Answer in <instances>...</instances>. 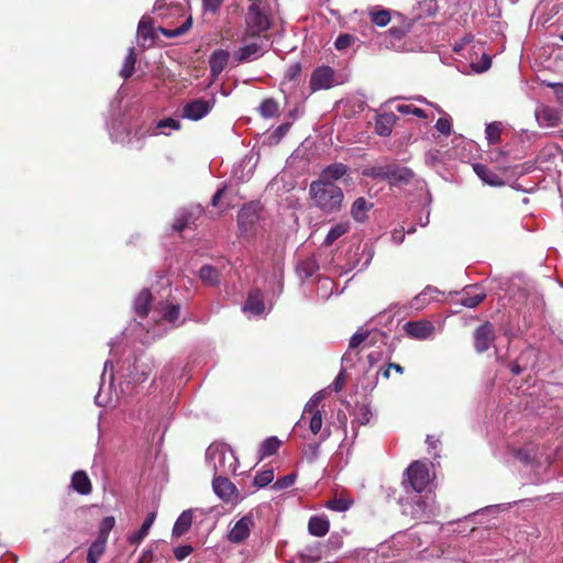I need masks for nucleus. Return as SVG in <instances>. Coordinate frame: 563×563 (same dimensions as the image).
Instances as JSON below:
<instances>
[{"label": "nucleus", "mask_w": 563, "mask_h": 563, "mask_svg": "<svg viewBox=\"0 0 563 563\" xmlns=\"http://www.w3.org/2000/svg\"><path fill=\"white\" fill-rule=\"evenodd\" d=\"M108 371H110V374H109V389H111V386H112V383H113V379H114L113 364H112L111 361H106L104 362L103 373L101 375L100 388H99L98 394L95 397V402L99 407H104V406H107V405H109L111 402V398L109 396H104L102 394L103 393L104 383H106V375H107Z\"/></svg>", "instance_id": "22"}, {"label": "nucleus", "mask_w": 563, "mask_h": 563, "mask_svg": "<svg viewBox=\"0 0 563 563\" xmlns=\"http://www.w3.org/2000/svg\"><path fill=\"white\" fill-rule=\"evenodd\" d=\"M157 311L161 314L162 320H157L154 325L145 327L142 322H136L135 328L132 329L135 332V336L143 343H148L151 340L162 336L167 329L164 322L170 323L173 327L180 324L178 322L180 314V306L173 302H162Z\"/></svg>", "instance_id": "1"}, {"label": "nucleus", "mask_w": 563, "mask_h": 563, "mask_svg": "<svg viewBox=\"0 0 563 563\" xmlns=\"http://www.w3.org/2000/svg\"><path fill=\"white\" fill-rule=\"evenodd\" d=\"M354 41H355V37L353 35L343 33L336 37V40L334 42V47L338 51H343V49L349 48L354 43Z\"/></svg>", "instance_id": "56"}, {"label": "nucleus", "mask_w": 563, "mask_h": 563, "mask_svg": "<svg viewBox=\"0 0 563 563\" xmlns=\"http://www.w3.org/2000/svg\"><path fill=\"white\" fill-rule=\"evenodd\" d=\"M503 132L500 122H492L486 126L487 141H499Z\"/></svg>", "instance_id": "54"}, {"label": "nucleus", "mask_w": 563, "mask_h": 563, "mask_svg": "<svg viewBox=\"0 0 563 563\" xmlns=\"http://www.w3.org/2000/svg\"><path fill=\"white\" fill-rule=\"evenodd\" d=\"M203 210L200 206H192L190 208L180 209L174 220L173 230L180 232L185 228L195 223L202 214Z\"/></svg>", "instance_id": "14"}, {"label": "nucleus", "mask_w": 563, "mask_h": 563, "mask_svg": "<svg viewBox=\"0 0 563 563\" xmlns=\"http://www.w3.org/2000/svg\"><path fill=\"white\" fill-rule=\"evenodd\" d=\"M230 58V53L225 49H216L209 57L210 75L213 79L218 78L219 75L227 67Z\"/></svg>", "instance_id": "18"}, {"label": "nucleus", "mask_w": 563, "mask_h": 563, "mask_svg": "<svg viewBox=\"0 0 563 563\" xmlns=\"http://www.w3.org/2000/svg\"><path fill=\"white\" fill-rule=\"evenodd\" d=\"M411 21H405L400 25H393L385 33V37L389 38V42L386 44V46L397 51L404 49V46L400 45L399 42L406 36L407 33L411 31Z\"/></svg>", "instance_id": "16"}, {"label": "nucleus", "mask_w": 563, "mask_h": 563, "mask_svg": "<svg viewBox=\"0 0 563 563\" xmlns=\"http://www.w3.org/2000/svg\"><path fill=\"white\" fill-rule=\"evenodd\" d=\"M213 106V99L206 100L197 98L190 100L183 107V117L192 121H198L207 115L212 110Z\"/></svg>", "instance_id": "10"}, {"label": "nucleus", "mask_w": 563, "mask_h": 563, "mask_svg": "<svg viewBox=\"0 0 563 563\" xmlns=\"http://www.w3.org/2000/svg\"><path fill=\"white\" fill-rule=\"evenodd\" d=\"M165 129L170 130H179L180 129V122L178 120H175L173 118H167L158 121L153 128L151 126L150 130L153 131V134H157V131H161L164 134H167L165 132Z\"/></svg>", "instance_id": "46"}, {"label": "nucleus", "mask_w": 563, "mask_h": 563, "mask_svg": "<svg viewBox=\"0 0 563 563\" xmlns=\"http://www.w3.org/2000/svg\"><path fill=\"white\" fill-rule=\"evenodd\" d=\"M134 371L131 372V378L134 383L145 382L153 369V362L151 360L137 358L134 363Z\"/></svg>", "instance_id": "27"}, {"label": "nucleus", "mask_w": 563, "mask_h": 563, "mask_svg": "<svg viewBox=\"0 0 563 563\" xmlns=\"http://www.w3.org/2000/svg\"><path fill=\"white\" fill-rule=\"evenodd\" d=\"M492 66V58L487 54H483L478 64L474 65V68L477 73L486 71Z\"/></svg>", "instance_id": "59"}, {"label": "nucleus", "mask_w": 563, "mask_h": 563, "mask_svg": "<svg viewBox=\"0 0 563 563\" xmlns=\"http://www.w3.org/2000/svg\"><path fill=\"white\" fill-rule=\"evenodd\" d=\"M373 417L372 410L368 405H362L355 412V421L361 424H367Z\"/></svg>", "instance_id": "51"}, {"label": "nucleus", "mask_w": 563, "mask_h": 563, "mask_svg": "<svg viewBox=\"0 0 563 563\" xmlns=\"http://www.w3.org/2000/svg\"><path fill=\"white\" fill-rule=\"evenodd\" d=\"M429 483L430 474L427 464L419 461L412 462L407 468L406 489L410 487L412 493H422Z\"/></svg>", "instance_id": "7"}, {"label": "nucleus", "mask_w": 563, "mask_h": 563, "mask_svg": "<svg viewBox=\"0 0 563 563\" xmlns=\"http://www.w3.org/2000/svg\"><path fill=\"white\" fill-rule=\"evenodd\" d=\"M371 21L377 26H386L390 22V12L388 10H377L369 13Z\"/></svg>", "instance_id": "49"}, {"label": "nucleus", "mask_w": 563, "mask_h": 563, "mask_svg": "<svg viewBox=\"0 0 563 563\" xmlns=\"http://www.w3.org/2000/svg\"><path fill=\"white\" fill-rule=\"evenodd\" d=\"M473 169L475 174L483 180L484 184L495 187L504 185L503 179L495 172L487 168L485 165L474 164Z\"/></svg>", "instance_id": "29"}, {"label": "nucleus", "mask_w": 563, "mask_h": 563, "mask_svg": "<svg viewBox=\"0 0 563 563\" xmlns=\"http://www.w3.org/2000/svg\"><path fill=\"white\" fill-rule=\"evenodd\" d=\"M229 475H217L212 479L214 494L225 503L232 501L238 496V489L228 478Z\"/></svg>", "instance_id": "11"}, {"label": "nucleus", "mask_w": 563, "mask_h": 563, "mask_svg": "<svg viewBox=\"0 0 563 563\" xmlns=\"http://www.w3.org/2000/svg\"><path fill=\"white\" fill-rule=\"evenodd\" d=\"M413 177V173L411 169L407 167H400L394 164H389L388 178L387 181L391 186H397L400 184H408Z\"/></svg>", "instance_id": "23"}, {"label": "nucleus", "mask_w": 563, "mask_h": 563, "mask_svg": "<svg viewBox=\"0 0 563 563\" xmlns=\"http://www.w3.org/2000/svg\"><path fill=\"white\" fill-rule=\"evenodd\" d=\"M136 53L134 47H130L129 53L124 59L123 67L121 69V76L126 80L135 70Z\"/></svg>", "instance_id": "45"}, {"label": "nucleus", "mask_w": 563, "mask_h": 563, "mask_svg": "<svg viewBox=\"0 0 563 563\" xmlns=\"http://www.w3.org/2000/svg\"><path fill=\"white\" fill-rule=\"evenodd\" d=\"M389 164L374 165L363 169L362 175L377 180H386L388 178Z\"/></svg>", "instance_id": "42"}, {"label": "nucleus", "mask_w": 563, "mask_h": 563, "mask_svg": "<svg viewBox=\"0 0 563 563\" xmlns=\"http://www.w3.org/2000/svg\"><path fill=\"white\" fill-rule=\"evenodd\" d=\"M486 146L489 148L488 150V156L492 161H496L498 162L499 158L503 156V152L496 147L495 145H497V143H490V142H487L485 143Z\"/></svg>", "instance_id": "61"}, {"label": "nucleus", "mask_w": 563, "mask_h": 563, "mask_svg": "<svg viewBox=\"0 0 563 563\" xmlns=\"http://www.w3.org/2000/svg\"><path fill=\"white\" fill-rule=\"evenodd\" d=\"M223 0H202V5L206 11L216 13L222 5Z\"/></svg>", "instance_id": "60"}, {"label": "nucleus", "mask_w": 563, "mask_h": 563, "mask_svg": "<svg viewBox=\"0 0 563 563\" xmlns=\"http://www.w3.org/2000/svg\"><path fill=\"white\" fill-rule=\"evenodd\" d=\"M137 33L140 38L142 40V45H152L155 42V30L152 24L144 19L140 21Z\"/></svg>", "instance_id": "36"}, {"label": "nucleus", "mask_w": 563, "mask_h": 563, "mask_svg": "<svg viewBox=\"0 0 563 563\" xmlns=\"http://www.w3.org/2000/svg\"><path fill=\"white\" fill-rule=\"evenodd\" d=\"M536 118L540 124L547 126H554L561 120L560 112L556 109L549 106H542L538 108L536 110Z\"/></svg>", "instance_id": "25"}, {"label": "nucleus", "mask_w": 563, "mask_h": 563, "mask_svg": "<svg viewBox=\"0 0 563 563\" xmlns=\"http://www.w3.org/2000/svg\"><path fill=\"white\" fill-rule=\"evenodd\" d=\"M369 339L368 344L372 345L378 340H385L386 334L378 330H367L360 328L350 339L349 350H355L358 345Z\"/></svg>", "instance_id": "17"}, {"label": "nucleus", "mask_w": 563, "mask_h": 563, "mask_svg": "<svg viewBox=\"0 0 563 563\" xmlns=\"http://www.w3.org/2000/svg\"><path fill=\"white\" fill-rule=\"evenodd\" d=\"M405 333L417 340H427L434 333V325L428 320L408 321L404 324Z\"/></svg>", "instance_id": "13"}, {"label": "nucleus", "mask_w": 563, "mask_h": 563, "mask_svg": "<svg viewBox=\"0 0 563 563\" xmlns=\"http://www.w3.org/2000/svg\"><path fill=\"white\" fill-rule=\"evenodd\" d=\"M238 196V189L234 186L223 185L219 188L212 197L211 205L213 207H219L220 201L222 200V205L224 208H231L234 206L235 197Z\"/></svg>", "instance_id": "19"}, {"label": "nucleus", "mask_w": 563, "mask_h": 563, "mask_svg": "<svg viewBox=\"0 0 563 563\" xmlns=\"http://www.w3.org/2000/svg\"><path fill=\"white\" fill-rule=\"evenodd\" d=\"M439 290L433 286H427L420 294L411 300V308L422 310L430 301L435 298Z\"/></svg>", "instance_id": "32"}, {"label": "nucleus", "mask_w": 563, "mask_h": 563, "mask_svg": "<svg viewBox=\"0 0 563 563\" xmlns=\"http://www.w3.org/2000/svg\"><path fill=\"white\" fill-rule=\"evenodd\" d=\"M373 203L365 198H357L351 207V216L357 222H364L367 218V212L372 209Z\"/></svg>", "instance_id": "33"}, {"label": "nucleus", "mask_w": 563, "mask_h": 563, "mask_svg": "<svg viewBox=\"0 0 563 563\" xmlns=\"http://www.w3.org/2000/svg\"><path fill=\"white\" fill-rule=\"evenodd\" d=\"M323 398L322 391L314 394L303 408L300 419L296 422L294 430L305 426L307 422L309 429L313 434H318L322 428V413L319 409V404Z\"/></svg>", "instance_id": "6"}, {"label": "nucleus", "mask_w": 563, "mask_h": 563, "mask_svg": "<svg viewBox=\"0 0 563 563\" xmlns=\"http://www.w3.org/2000/svg\"><path fill=\"white\" fill-rule=\"evenodd\" d=\"M350 229V225L347 222H340V223H336L335 225H333L325 239H324V242L323 244L329 246L331 245L333 242H335L339 238H341L342 235H344Z\"/></svg>", "instance_id": "41"}, {"label": "nucleus", "mask_w": 563, "mask_h": 563, "mask_svg": "<svg viewBox=\"0 0 563 563\" xmlns=\"http://www.w3.org/2000/svg\"><path fill=\"white\" fill-rule=\"evenodd\" d=\"M207 465L213 471V476L235 474L239 460L233 450L225 443H212L206 452Z\"/></svg>", "instance_id": "2"}, {"label": "nucleus", "mask_w": 563, "mask_h": 563, "mask_svg": "<svg viewBox=\"0 0 563 563\" xmlns=\"http://www.w3.org/2000/svg\"><path fill=\"white\" fill-rule=\"evenodd\" d=\"M152 302V295L147 288L141 290L137 297L134 300L133 307L135 314L139 318H145L148 313L150 307Z\"/></svg>", "instance_id": "28"}, {"label": "nucleus", "mask_w": 563, "mask_h": 563, "mask_svg": "<svg viewBox=\"0 0 563 563\" xmlns=\"http://www.w3.org/2000/svg\"><path fill=\"white\" fill-rule=\"evenodd\" d=\"M396 110L399 113L405 114V115L413 114L418 118L427 119V113L424 112V110H422L418 107H415L413 104H398L396 107Z\"/></svg>", "instance_id": "52"}, {"label": "nucleus", "mask_w": 563, "mask_h": 563, "mask_svg": "<svg viewBox=\"0 0 563 563\" xmlns=\"http://www.w3.org/2000/svg\"><path fill=\"white\" fill-rule=\"evenodd\" d=\"M107 542L96 539L95 542L89 547L88 553H87V562L88 563H98L100 558L106 551Z\"/></svg>", "instance_id": "43"}, {"label": "nucleus", "mask_w": 563, "mask_h": 563, "mask_svg": "<svg viewBox=\"0 0 563 563\" xmlns=\"http://www.w3.org/2000/svg\"><path fill=\"white\" fill-rule=\"evenodd\" d=\"M495 339L494 327L489 322L476 328L474 332V346L478 353L486 352Z\"/></svg>", "instance_id": "15"}, {"label": "nucleus", "mask_w": 563, "mask_h": 563, "mask_svg": "<svg viewBox=\"0 0 563 563\" xmlns=\"http://www.w3.org/2000/svg\"><path fill=\"white\" fill-rule=\"evenodd\" d=\"M347 173V167L342 163H335L327 166L320 174V177L317 181H323L325 184H335V180H339Z\"/></svg>", "instance_id": "24"}, {"label": "nucleus", "mask_w": 563, "mask_h": 563, "mask_svg": "<svg viewBox=\"0 0 563 563\" xmlns=\"http://www.w3.org/2000/svg\"><path fill=\"white\" fill-rule=\"evenodd\" d=\"M291 126V123L290 122H285L283 124H280L274 132H273V137L277 139V140H280L283 139L287 132L289 131Z\"/></svg>", "instance_id": "64"}, {"label": "nucleus", "mask_w": 563, "mask_h": 563, "mask_svg": "<svg viewBox=\"0 0 563 563\" xmlns=\"http://www.w3.org/2000/svg\"><path fill=\"white\" fill-rule=\"evenodd\" d=\"M317 269L318 264L312 258L303 260L297 265V272L302 277H311Z\"/></svg>", "instance_id": "48"}, {"label": "nucleus", "mask_w": 563, "mask_h": 563, "mask_svg": "<svg viewBox=\"0 0 563 563\" xmlns=\"http://www.w3.org/2000/svg\"><path fill=\"white\" fill-rule=\"evenodd\" d=\"M397 117L393 112L379 113L375 117V132L383 137L389 136Z\"/></svg>", "instance_id": "21"}, {"label": "nucleus", "mask_w": 563, "mask_h": 563, "mask_svg": "<svg viewBox=\"0 0 563 563\" xmlns=\"http://www.w3.org/2000/svg\"><path fill=\"white\" fill-rule=\"evenodd\" d=\"M261 49H262V47L260 44L251 43L249 45H245V46L239 48V51H236L234 53V58L239 63H245V62H249L253 55H256L257 53H260Z\"/></svg>", "instance_id": "40"}, {"label": "nucleus", "mask_w": 563, "mask_h": 563, "mask_svg": "<svg viewBox=\"0 0 563 563\" xmlns=\"http://www.w3.org/2000/svg\"><path fill=\"white\" fill-rule=\"evenodd\" d=\"M320 453L319 443H310L303 450V456L309 463H313L318 460Z\"/></svg>", "instance_id": "57"}, {"label": "nucleus", "mask_w": 563, "mask_h": 563, "mask_svg": "<svg viewBox=\"0 0 563 563\" xmlns=\"http://www.w3.org/2000/svg\"><path fill=\"white\" fill-rule=\"evenodd\" d=\"M282 442L276 437H269L265 439L258 450L260 459L263 460L267 456H271L277 452Z\"/></svg>", "instance_id": "38"}, {"label": "nucleus", "mask_w": 563, "mask_h": 563, "mask_svg": "<svg viewBox=\"0 0 563 563\" xmlns=\"http://www.w3.org/2000/svg\"><path fill=\"white\" fill-rule=\"evenodd\" d=\"M191 26H192V18H191V15H189L185 20V22L176 29H167V27L159 26L157 29V31L168 38H174V37H177V36H180V35H184L185 33H187L191 29Z\"/></svg>", "instance_id": "39"}, {"label": "nucleus", "mask_w": 563, "mask_h": 563, "mask_svg": "<svg viewBox=\"0 0 563 563\" xmlns=\"http://www.w3.org/2000/svg\"><path fill=\"white\" fill-rule=\"evenodd\" d=\"M71 487L80 495L91 493V482L84 471H76L71 476Z\"/></svg>", "instance_id": "30"}, {"label": "nucleus", "mask_w": 563, "mask_h": 563, "mask_svg": "<svg viewBox=\"0 0 563 563\" xmlns=\"http://www.w3.org/2000/svg\"><path fill=\"white\" fill-rule=\"evenodd\" d=\"M486 297V294L477 286H468L465 288L461 298V305L466 308L477 307Z\"/></svg>", "instance_id": "26"}, {"label": "nucleus", "mask_w": 563, "mask_h": 563, "mask_svg": "<svg viewBox=\"0 0 563 563\" xmlns=\"http://www.w3.org/2000/svg\"><path fill=\"white\" fill-rule=\"evenodd\" d=\"M243 311L253 316H261L265 311V303L261 290H252L243 306Z\"/></svg>", "instance_id": "20"}, {"label": "nucleus", "mask_w": 563, "mask_h": 563, "mask_svg": "<svg viewBox=\"0 0 563 563\" xmlns=\"http://www.w3.org/2000/svg\"><path fill=\"white\" fill-rule=\"evenodd\" d=\"M351 506L352 500L346 498H334L328 503V508L339 512L346 511Z\"/></svg>", "instance_id": "55"}, {"label": "nucleus", "mask_w": 563, "mask_h": 563, "mask_svg": "<svg viewBox=\"0 0 563 563\" xmlns=\"http://www.w3.org/2000/svg\"><path fill=\"white\" fill-rule=\"evenodd\" d=\"M254 527L252 515H246L239 519L230 529L228 539L232 543H241L250 536L251 529Z\"/></svg>", "instance_id": "12"}, {"label": "nucleus", "mask_w": 563, "mask_h": 563, "mask_svg": "<svg viewBox=\"0 0 563 563\" xmlns=\"http://www.w3.org/2000/svg\"><path fill=\"white\" fill-rule=\"evenodd\" d=\"M115 525L113 516L104 517L99 526L97 539L108 542L109 533Z\"/></svg>", "instance_id": "47"}, {"label": "nucleus", "mask_w": 563, "mask_h": 563, "mask_svg": "<svg viewBox=\"0 0 563 563\" xmlns=\"http://www.w3.org/2000/svg\"><path fill=\"white\" fill-rule=\"evenodd\" d=\"M258 112L265 119L275 118L279 113V103L274 98H266L261 102Z\"/></svg>", "instance_id": "37"}, {"label": "nucleus", "mask_w": 563, "mask_h": 563, "mask_svg": "<svg viewBox=\"0 0 563 563\" xmlns=\"http://www.w3.org/2000/svg\"><path fill=\"white\" fill-rule=\"evenodd\" d=\"M199 277L208 286H216L219 284V273L211 265H203L199 269Z\"/></svg>", "instance_id": "44"}, {"label": "nucleus", "mask_w": 563, "mask_h": 563, "mask_svg": "<svg viewBox=\"0 0 563 563\" xmlns=\"http://www.w3.org/2000/svg\"><path fill=\"white\" fill-rule=\"evenodd\" d=\"M330 522L325 516H312L308 522L309 533L314 537H323L328 533Z\"/></svg>", "instance_id": "31"}, {"label": "nucleus", "mask_w": 563, "mask_h": 563, "mask_svg": "<svg viewBox=\"0 0 563 563\" xmlns=\"http://www.w3.org/2000/svg\"><path fill=\"white\" fill-rule=\"evenodd\" d=\"M192 523V510H184L178 518L176 519L174 527H173V536L174 537H181L185 534L190 526Z\"/></svg>", "instance_id": "34"}, {"label": "nucleus", "mask_w": 563, "mask_h": 563, "mask_svg": "<svg viewBox=\"0 0 563 563\" xmlns=\"http://www.w3.org/2000/svg\"><path fill=\"white\" fill-rule=\"evenodd\" d=\"M253 3L249 7V11L245 18L246 22V35L250 37H257L261 33L267 31L271 27L268 16L261 11L256 0H252Z\"/></svg>", "instance_id": "8"}, {"label": "nucleus", "mask_w": 563, "mask_h": 563, "mask_svg": "<svg viewBox=\"0 0 563 563\" xmlns=\"http://www.w3.org/2000/svg\"><path fill=\"white\" fill-rule=\"evenodd\" d=\"M295 481H296V475L295 474H288L286 476H283L280 478H278L275 482V484H274V488L275 489L288 488V487L294 485Z\"/></svg>", "instance_id": "58"}, {"label": "nucleus", "mask_w": 563, "mask_h": 563, "mask_svg": "<svg viewBox=\"0 0 563 563\" xmlns=\"http://www.w3.org/2000/svg\"><path fill=\"white\" fill-rule=\"evenodd\" d=\"M155 518H156L155 512L147 514L140 530L129 536V538H128L129 542L131 544H135V545L140 544L143 541V539L147 536L151 527L153 526V523L155 521Z\"/></svg>", "instance_id": "35"}, {"label": "nucleus", "mask_w": 563, "mask_h": 563, "mask_svg": "<svg viewBox=\"0 0 563 563\" xmlns=\"http://www.w3.org/2000/svg\"><path fill=\"white\" fill-rule=\"evenodd\" d=\"M301 74V65L299 63H296V64H292L287 73H286V77L289 79V80H296Z\"/></svg>", "instance_id": "63"}, {"label": "nucleus", "mask_w": 563, "mask_h": 563, "mask_svg": "<svg viewBox=\"0 0 563 563\" xmlns=\"http://www.w3.org/2000/svg\"><path fill=\"white\" fill-rule=\"evenodd\" d=\"M401 508L405 515L419 520H427L437 515L435 500L431 493L424 496L413 493L412 496L401 499Z\"/></svg>", "instance_id": "4"}, {"label": "nucleus", "mask_w": 563, "mask_h": 563, "mask_svg": "<svg viewBox=\"0 0 563 563\" xmlns=\"http://www.w3.org/2000/svg\"><path fill=\"white\" fill-rule=\"evenodd\" d=\"M335 84V71L332 67L322 65L317 67L310 77V89L312 92L328 90Z\"/></svg>", "instance_id": "9"}, {"label": "nucleus", "mask_w": 563, "mask_h": 563, "mask_svg": "<svg viewBox=\"0 0 563 563\" xmlns=\"http://www.w3.org/2000/svg\"><path fill=\"white\" fill-rule=\"evenodd\" d=\"M262 207L258 202H250L242 207L238 213V228L244 238L253 236L262 219Z\"/></svg>", "instance_id": "5"}, {"label": "nucleus", "mask_w": 563, "mask_h": 563, "mask_svg": "<svg viewBox=\"0 0 563 563\" xmlns=\"http://www.w3.org/2000/svg\"><path fill=\"white\" fill-rule=\"evenodd\" d=\"M274 479V472L273 470H265L263 472H260L254 477V485L262 488L271 484Z\"/></svg>", "instance_id": "53"}, {"label": "nucleus", "mask_w": 563, "mask_h": 563, "mask_svg": "<svg viewBox=\"0 0 563 563\" xmlns=\"http://www.w3.org/2000/svg\"><path fill=\"white\" fill-rule=\"evenodd\" d=\"M434 128L441 135H443L445 137L450 136L451 132H452L451 118L448 114L439 118L438 121L435 122Z\"/></svg>", "instance_id": "50"}, {"label": "nucleus", "mask_w": 563, "mask_h": 563, "mask_svg": "<svg viewBox=\"0 0 563 563\" xmlns=\"http://www.w3.org/2000/svg\"><path fill=\"white\" fill-rule=\"evenodd\" d=\"M309 192L313 203L325 213L338 212L342 207L343 191L335 184L312 181Z\"/></svg>", "instance_id": "3"}, {"label": "nucleus", "mask_w": 563, "mask_h": 563, "mask_svg": "<svg viewBox=\"0 0 563 563\" xmlns=\"http://www.w3.org/2000/svg\"><path fill=\"white\" fill-rule=\"evenodd\" d=\"M442 161L441 153L439 151H429L426 154V163L430 166H434Z\"/></svg>", "instance_id": "62"}]
</instances>
